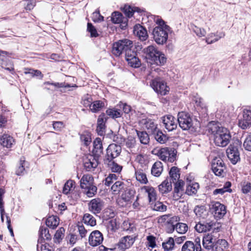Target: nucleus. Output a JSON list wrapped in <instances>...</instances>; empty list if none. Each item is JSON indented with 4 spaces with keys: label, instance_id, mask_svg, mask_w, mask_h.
Wrapping results in <instances>:
<instances>
[{
    "label": "nucleus",
    "instance_id": "1",
    "mask_svg": "<svg viewBox=\"0 0 251 251\" xmlns=\"http://www.w3.org/2000/svg\"><path fill=\"white\" fill-rule=\"evenodd\" d=\"M208 132L211 134L215 144L219 147H225L229 143L231 135L229 131L218 123H210Z\"/></svg>",
    "mask_w": 251,
    "mask_h": 251
},
{
    "label": "nucleus",
    "instance_id": "2",
    "mask_svg": "<svg viewBox=\"0 0 251 251\" xmlns=\"http://www.w3.org/2000/svg\"><path fill=\"white\" fill-rule=\"evenodd\" d=\"M154 21L156 26L152 30L153 38L158 45H163L167 41L170 27L158 17H154Z\"/></svg>",
    "mask_w": 251,
    "mask_h": 251
},
{
    "label": "nucleus",
    "instance_id": "3",
    "mask_svg": "<svg viewBox=\"0 0 251 251\" xmlns=\"http://www.w3.org/2000/svg\"><path fill=\"white\" fill-rule=\"evenodd\" d=\"M146 57L151 64L163 65L166 62L167 58L164 53L160 51L155 46L150 45L143 49Z\"/></svg>",
    "mask_w": 251,
    "mask_h": 251
},
{
    "label": "nucleus",
    "instance_id": "4",
    "mask_svg": "<svg viewBox=\"0 0 251 251\" xmlns=\"http://www.w3.org/2000/svg\"><path fill=\"white\" fill-rule=\"evenodd\" d=\"M133 48V43L128 39L119 40L113 45L112 52L117 56H120L123 52H125V56L127 52H130Z\"/></svg>",
    "mask_w": 251,
    "mask_h": 251
},
{
    "label": "nucleus",
    "instance_id": "5",
    "mask_svg": "<svg viewBox=\"0 0 251 251\" xmlns=\"http://www.w3.org/2000/svg\"><path fill=\"white\" fill-rule=\"evenodd\" d=\"M219 232L218 228H214L212 231L203 236L202 239L203 247L207 251H212L213 247L219 240L220 234Z\"/></svg>",
    "mask_w": 251,
    "mask_h": 251
},
{
    "label": "nucleus",
    "instance_id": "6",
    "mask_svg": "<svg viewBox=\"0 0 251 251\" xmlns=\"http://www.w3.org/2000/svg\"><path fill=\"white\" fill-rule=\"evenodd\" d=\"M176 151L173 148H163L157 152V155L162 161L173 162L176 159Z\"/></svg>",
    "mask_w": 251,
    "mask_h": 251
},
{
    "label": "nucleus",
    "instance_id": "7",
    "mask_svg": "<svg viewBox=\"0 0 251 251\" xmlns=\"http://www.w3.org/2000/svg\"><path fill=\"white\" fill-rule=\"evenodd\" d=\"M177 122L183 130H188L193 126V121L190 115L184 112L178 113Z\"/></svg>",
    "mask_w": 251,
    "mask_h": 251
},
{
    "label": "nucleus",
    "instance_id": "8",
    "mask_svg": "<svg viewBox=\"0 0 251 251\" xmlns=\"http://www.w3.org/2000/svg\"><path fill=\"white\" fill-rule=\"evenodd\" d=\"M151 85L156 92L161 95H166L170 90L166 83L159 78L153 79Z\"/></svg>",
    "mask_w": 251,
    "mask_h": 251
},
{
    "label": "nucleus",
    "instance_id": "9",
    "mask_svg": "<svg viewBox=\"0 0 251 251\" xmlns=\"http://www.w3.org/2000/svg\"><path fill=\"white\" fill-rule=\"evenodd\" d=\"M212 170L216 176H224L226 169L223 160L220 158H216L212 162Z\"/></svg>",
    "mask_w": 251,
    "mask_h": 251
},
{
    "label": "nucleus",
    "instance_id": "10",
    "mask_svg": "<svg viewBox=\"0 0 251 251\" xmlns=\"http://www.w3.org/2000/svg\"><path fill=\"white\" fill-rule=\"evenodd\" d=\"M210 208L216 218L221 219L226 213V206L218 201L211 202Z\"/></svg>",
    "mask_w": 251,
    "mask_h": 251
},
{
    "label": "nucleus",
    "instance_id": "11",
    "mask_svg": "<svg viewBox=\"0 0 251 251\" xmlns=\"http://www.w3.org/2000/svg\"><path fill=\"white\" fill-rule=\"evenodd\" d=\"M104 206V202L100 198L92 199L88 203L90 211L94 214L100 213Z\"/></svg>",
    "mask_w": 251,
    "mask_h": 251
},
{
    "label": "nucleus",
    "instance_id": "12",
    "mask_svg": "<svg viewBox=\"0 0 251 251\" xmlns=\"http://www.w3.org/2000/svg\"><path fill=\"white\" fill-rule=\"evenodd\" d=\"M121 151L122 149L120 145L116 144L109 145L106 150V156L105 160H113L120 155Z\"/></svg>",
    "mask_w": 251,
    "mask_h": 251
},
{
    "label": "nucleus",
    "instance_id": "13",
    "mask_svg": "<svg viewBox=\"0 0 251 251\" xmlns=\"http://www.w3.org/2000/svg\"><path fill=\"white\" fill-rule=\"evenodd\" d=\"M161 119L165 128L168 131H172L176 128L177 123L174 116L167 115L162 117Z\"/></svg>",
    "mask_w": 251,
    "mask_h": 251
},
{
    "label": "nucleus",
    "instance_id": "14",
    "mask_svg": "<svg viewBox=\"0 0 251 251\" xmlns=\"http://www.w3.org/2000/svg\"><path fill=\"white\" fill-rule=\"evenodd\" d=\"M226 152L227 157L233 164H236L240 160V154L236 147L229 145Z\"/></svg>",
    "mask_w": 251,
    "mask_h": 251
},
{
    "label": "nucleus",
    "instance_id": "15",
    "mask_svg": "<svg viewBox=\"0 0 251 251\" xmlns=\"http://www.w3.org/2000/svg\"><path fill=\"white\" fill-rule=\"evenodd\" d=\"M135 238L136 236L133 235L124 236L118 243L119 248H121L122 251L129 248L134 243Z\"/></svg>",
    "mask_w": 251,
    "mask_h": 251
},
{
    "label": "nucleus",
    "instance_id": "16",
    "mask_svg": "<svg viewBox=\"0 0 251 251\" xmlns=\"http://www.w3.org/2000/svg\"><path fill=\"white\" fill-rule=\"evenodd\" d=\"M126 59L128 65L133 68H138L141 65L140 60L136 56V52L132 50L126 53Z\"/></svg>",
    "mask_w": 251,
    "mask_h": 251
},
{
    "label": "nucleus",
    "instance_id": "17",
    "mask_svg": "<svg viewBox=\"0 0 251 251\" xmlns=\"http://www.w3.org/2000/svg\"><path fill=\"white\" fill-rule=\"evenodd\" d=\"M238 125L242 129H246L251 125V110H244L243 118L239 120Z\"/></svg>",
    "mask_w": 251,
    "mask_h": 251
},
{
    "label": "nucleus",
    "instance_id": "18",
    "mask_svg": "<svg viewBox=\"0 0 251 251\" xmlns=\"http://www.w3.org/2000/svg\"><path fill=\"white\" fill-rule=\"evenodd\" d=\"M103 238L101 233L98 230L93 231L89 237V243L93 247L100 245L103 241Z\"/></svg>",
    "mask_w": 251,
    "mask_h": 251
},
{
    "label": "nucleus",
    "instance_id": "19",
    "mask_svg": "<svg viewBox=\"0 0 251 251\" xmlns=\"http://www.w3.org/2000/svg\"><path fill=\"white\" fill-rule=\"evenodd\" d=\"M83 164L87 171H91L97 167L98 161L95 157L90 155L84 159Z\"/></svg>",
    "mask_w": 251,
    "mask_h": 251
},
{
    "label": "nucleus",
    "instance_id": "20",
    "mask_svg": "<svg viewBox=\"0 0 251 251\" xmlns=\"http://www.w3.org/2000/svg\"><path fill=\"white\" fill-rule=\"evenodd\" d=\"M15 143L13 137L8 134L4 133L0 137V144L4 148H11Z\"/></svg>",
    "mask_w": 251,
    "mask_h": 251
},
{
    "label": "nucleus",
    "instance_id": "21",
    "mask_svg": "<svg viewBox=\"0 0 251 251\" xmlns=\"http://www.w3.org/2000/svg\"><path fill=\"white\" fill-rule=\"evenodd\" d=\"M184 182L181 180H178L175 182L173 198L175 200H179L183 194V187Z\"/></svg>",
    "mask_w": 251,
    "mask_h": 251
},
{
    "label": "nucleus",
    "instance_id": "22",
    "mask_svg": "<svg viewBox=\"0 0 251 251\" xmlns=\"http://www.w3.org/2000/svg\"><path fill=\"white\" fill-rule=\"evenodd\" d=\"M214 226L215 224L213 222L203 223L200 222L195 225V228L197 232L202 233L209 231Z\"/></svg>",
    "mask_w": 251,
    "mask_h": 251
},
{
    "label": "nucleus",
    "instance_id": "23",
    "mask_svg": "<svg viewBox=\"0 0 251 251\" xmlns=\"http://www.w3.org/2000/svg\"><path fill=\"white\" fill-rule=\"evenodd\" d=\"M134 33L142 41H145L148 37L146 29L140 25H136L134 28Z\"/></svg>",
    "mask_w": 251,
    "mask_h": 251
},
{
    "label": "nucleus",
    "instance_id": "24",
    "mask_svg": "<svg viewBox=\"0 0 251 251\" xmlns=\"http://www.w3.org/2000/svg\"><path fill=\"white\" fill-rule=\"evenodd\" d=\"M106 121V118L104 113L101 114L98 119L97 131L98 134L102 135L104 133L105 123Z\"/></svg>",
    "mask_w": 251,
    "mask_h": 251
},
{
    "label": "nucleus",
    "instance_id": "25",
    "mask_svg": "<svg viewBox=\"0 0 251 251\" xmlns=\"http://www.w3.org/2000/svg\"><path fill=\"white\" fill-rule=\"evenodd\" d=\"M225 36V33L220 32L218 33H210L207 35L206 38V42L208 44H211L218 41L220 39Z\"/></svg>",
    "mask_w": 251,
    "mask_h": 251
},
{
    "label": "nucleus",
    "instance_id": "26",
    "mask_svg": "<svg viewBox=\"0 0 251 251\" xmlns=\"http://www.w3.org/2000/svg\"><path fill=\"white\" fill-rule=\"evenodd\" d=\"M146 193L148 194L149 200L150 203L154 202L156 199V193L153 187L150 186H145L142 187Z\"/></svg>",
    "mask_w": 251,
    "mask_h": 251
},
{
    "label": "nucleus",
    "instance_id": "27",
    "mask_svg": "<svg viewBox=\"0 0 251 251\" xmlns=\"http://www.w3.org/2000/svg\"><path fill=\"white\" fill-rule=\"evenodd\" d=\"M163 170L162 163L160 161H156L151 167V174L154 176L158 177L162 174Z\"/></svg>",
    "mask_w": 251,
    "mask_h": 251
},
{
    "label": "nucleus",
    "instance_id": "28",
    "mask_svg": "<svg viewBox=\"0 0 251 251\" xmlns=\"http://www.w3.org/2000/svg\"><path fill=\"white\" fill-rule=\"evenodd\" d=\"M172 182L166 178L158 186L159 192L163 194L171 191L172 189Z\"/></svg>",
    "mask_w": 251,
    "mask_h": 251
},
{
    "label": "nucleus",
    "instance_id": "29",
    "mask_svg": "<svg viewBox=\"0 0 251 251\" xmlns=\"http://www.w3.org/2000/svg\"><path fill=\"white\" fill-rule=\"evenodd\" d=\"M93 153L96 155L100 156L103 152V147L101 140L100 138H96L93 142Z\"/></svg>",
    "mask_w": 251,
    "mask_h": 251
},
{
    "label": "nucleus",
    "instance_id": "30",
    "mask_svg": "<svg viewBox=\"0 0 251 251\" xmlns=\"http://www.w3.org/2000/svg\"><path fill=\"white\" fill-rule=\"evenodd\" d=\"M93 178L89 175H84L80 180V187L82 189L88 188L92 185Z\"/></svg>",
    "mask_w": 251,
    "mask_h": 251
},
{
    "label": "nucleus",
    "instance_id": "31",
    "mask_svg": "<svg viewBox=\"0 0 251 251\" xmlns=\"http://www.w3.org/2000/svg\"><path fill=\"white\" fill-rule=\"evenodd\" d=\"M104 163L113 172L119 173L122 169V166L114 162L113 160H104Z\"/></svg>",
    "mask_w": 251,
    "mask_h": 251
},
{
    "label": "nucleus",
    "instance_id": "32",
    "mask_svg": "<svg viewBox=\"0 0 251 251\" xmlns=\"http://www.w3.org/2000/svg\"><path fill=\"white\" fill-rule=\"evenodd\" d=\"M135 176L137 181L142 184H147L148 182L146 174L143 170L138 169L135 171Z\"/></svg>",
    "mask_w": 251,
    "mask_h": 251
},
{
    "label": "nucleus",
    "instance_id": "33",
    "mask_svg": "<svg viewBox=\"0 0 251 251\" xmlns=\"http://www.w3.org/2000/svg\"><path fill=\"white\" fill-rule=\"evenodd\" d=\"M228 243L224 239H219L215 246L212 251H226Z\"/></svg>",
    "mask_w": 251,
    "mask_h": 251
},
{
    "label": "nucleus",
    "instance_id": "34",
    "mask_svg": "<svg viewBox=\"0 0 251 251\" xmlns=\"http://www.w3.org/2000/svg\"><path fill=\"white\" fill-rule=\"evenodd\" d=\"M175 229L176 230L177 232L180 234H184L188 230V226L186 224L182 223H178L172 226L171 228L170 231H173Z\"/></svg>",
    "mask_w": 251,
    "mask_h": 251
},
{
    "label": "nucleus",
    "instance_id": "35",
    "mask_svg": "<svg viewBox=\"0 0 251 251\" xmlns=\"http://www.w3.org/2000/svg\"><path fill=\"white\" fill-rule=\"evenodd\" d=\"M126 185L121 181H116L111 187V190L114 194H118L124 189Z\"/></svg>",
    "mask_w": 251,
    "mask_h": 251
},
{
    "label": "nucleus",
    "instance_id": "36",
    "mask_svg": "<svg viewBox=\"0 0 251 251\" xmlns=\"http://www.w3.org/2000/svg\"><path fill=\"white\" fill-rule=\"evenodd\" d=\"M134 194L135 191L129 189L125 191V193L122 195L119 201H123L126 203L129 202L133 198Z\"/></svg>",
    "mask_w": 251,
    "mask_h": 251
},
{
    "label": "nucleus",
    "instance_id": "37",
    "mask_svg": "<svg viewBox=\"0 0 251 251\" xmlns=\"http://www.w3.org/2000/svg\"><path fill=\"white\" fill-rule=\"evenodd\" d=\"M141 10L138 7H132L129 5H125L123 8V11L125 15L128 18L131 17L135 12L140 13Z\"/></svg>",
    "mask_w": 251,
    "mask_h": 251
},
{
    "label": "nucleus",
    "instance_id": "38",
    "mask_svg": "<svg viewBox=\"0 0 251 251\" xmlns=\"http://www.w3.org/2000/svg\"><path fill=\"white\" fill-rule=\"evenodd\" d=\"M59 223L58 218L55 216L49 217L46 222V225L52 229L56 228L59 225Z\"/></svg>",
    "mask_w": 251,
    "mask_h": 251
},
{
    "label": "nucleus",
    "instance_id": "39",
    "mask_svg": "<svg viewBox=\"0 0 251 251\" xmlns=\"http://www.w3.org/2000/svg\"><path fill=\"white\" fill-rule=\"evenodd\" d=\"M175 246V241L173 238L169 237L162 243V247L165 251H172Z\"/></svg>",
    "mask_w": 251,
    "mask_h": 251
},
{
    "label": "nucleus",
    "instance_id": "40",
    "mask_svg": "<svg viewBox=\"0 0 251 251\" xmlns=\"http://www.w3.org/2000/svg\"><path fill=\"white\" fill-rule=\"evenodd\" d=\"M231 183L229 181L226 182L224 187L222 188L216 189L213 191V194L216 195L217 194H223L226 192H231V189L230 188L231 187Z\"/></svg>",
    "mask_w": 251,
    "mask_h": 251
},
{
    "label": "nucleus",
    "instance_id": "41",
    "mask_svg": "<svg viewBox=\"0 0 251 251\" xmlns=\"http://www.w3.org/2000/svg\"><path fill=\"white\" fill-rule=\"evenodd\" d=\"M199 188V183L197 182H192L187 185L186 190V193L188 195H192L193 194H195Z\"/></svg>",
    "mask_w": 251,
    "mask_h": 251
},
{
    "label": "nucleus",
    "instance_id": "42",
    "mask_svg": "<svg viewBox=\"0 0 251 251\" xmlns=\"http://www.w3.org/2000/svg\"><path fill=\"white\" fill-rule=\"evenodd\" d=\"M136 132L141 143L147 145L149 143L150 138L146 132L136 130Z\"/></svg>",
    "mask_w": 251,
    "mask_h": 251
},
{
    "label": "nucleus",
    "instance_id": "43",
    "mask_svg": "<svg viewBox=\"0 0 251 251\" xmlns=\"http://www.w3.org/2000/svg\"><path fill=\"white\" fill-rule=\"evenodd\" d=\"M104 106V103L100 100H96L92 102L90 109L93 113H96Z\"/></svg>",
    "mask_w": 251,
    "mask_h": 251
},
{
    "label": "nucleus",
    "instance_id": "44",
    "mask_svg": "<svg viewBox=\"0 0 251 251\" xmlns=\"http://www.w3.org/2000/svg\"><path fill=\"white\" fill-rule=\"evenodd\" d=\"M155 139L160 144H164L168 140V138L163 132L158 130L154 133Z\"/></svg>",
    "mask_w": 251,
    "mask_h": 251
},
{
    "label": "nucleus",
    "instance_id": "45",
    "mask_svg": "<svg viewBox=\"0 0 251 251\" xmlns=\"http://www.w3.org/2000/svg\"><path fill=\"white\" fill-rule=\"evenodd\" d=\"M179 172V169L177 167H173L171 168L169 172V175L171 178L172 179V182L175 183L177 180H178L180 176Z\"/></svg>",
    "mask_w": 251,
    "mask_h": 251
},
{
    "label": "nucleus",
    "instance_id": "46",
    "mask_svg": "<svg viewBox=\"0 0 251 251\" xmlns=\"http://www.w3.org/2000/svg\"><path fill=\"white\" fill-rule=\"evenodd\" d=\"M39 239L38 242L42 241V240H50V235L49 233V229L45 227H41L39 230Z\"/></svg>",
    "mask_w": 251,
    "mask_h": 251
},
{
    "label": "nucleus",
    "instance_id": "47",
    "mask_svg": "<svg viewBox=\"0 0 251 251\" xmlns=\"http://www.w3.org/2000/svg\"><path fill=\"white\" fill-rule=\"evenodd\" d=\"M83 220L84 223L87 225L93 226L96 225V221L95 218L90 214H85L83 216Z\"/></svg>",
    "mask_w": 251,
    "mask_h": 251
},
{
    "label": "nucleus",
    "instance_id": "48",
    "mask_svg": "<svg viewBox=\"0 0 251 251\" xmlns=\"http://www.w3.org/2000/svg\"><path fill=\"white\" fill-rule=\"evenodd\" d=\"M125 20L122 13L119 12H114L111 15V21L114 24H120L124 22Z\"/></svg>",
    "mask_w": 251,
    "mask_h": 251
},
{
    "label": "nucleus",
    "instance_id": "49",
    "mask_svg": "<svg viewBox=\"0 0 251 251\" xmlns=\"http://www.w3.org/2000/svg\"><path fill=\"white\" fill-rule=\"evenodd\" d=\"M145 126L149 130V132L154 133L157 129L156 125L151 120L148 119L144 123Z\"/></svg>",
    "mask_w": 251,
    "mask_h": 251
},
{
    "label": "nucleus",
    "instance_id": "50",
    "mask_svg": "<svg viewBox=\"0 0 251 251\" xmlns=\"http://www.w3.org/2000/svg\"><path fill=\"white\" fill-rule=\"evenodd\" d=\"M65 229L61 227L58 229L54 234L53 240L54 242L59 243L64 236Z\"/></svg>",
    "mask_w": 251,
    "mask_h": 251
},
{
    "label": "nucleus",
    "instance_id": "51",
    "mask_svg": "<svg viewBox=\"0 0 251 251\" xmlns=\"http://www.w3.org/2000/svg\"><path fill=\"white\" fill-rule=\"evenodd\" d=\"M107 115L112 118H117L122 116V113L120 110L115 108H109L106 111Z\"/></svg>",
    "mask_w": 251,
    "mask_h": 251
},
{
    "label": "nucleus",
    "instance_id": "52",
    "mask_svg": "<svg viewBox=\"0 0 251 251\" xmlns=\"http://www.w3.org/2000/svg\"><path fill=\"white\" fill-rule=\"evenodd\" d=\"M192 29L197 36L199 37H204L206 35L205 29L202 27H200L194 25L192 27Z\"/></svg>",
    "mask_w": 251,
    "mask_h": 251
},
{
    "label": "nucleus",
    "instance_id": "53",
    "mask_svg": "<svg viewBox=\"0 0 251 251\" xmlns=\"http://www.w3.org/2000/svg\"><path fill=\"white\" fill-rule=\"evenodd\" d=\"M117 179V175L114 174H110L108 176L105 178L104 181V185L109 186L112 183L116 181Z\"/></svg>",
    "mask_w": 251,
    "mask_h": 251
},
{
    "label": "nucleus",
    "instance_id": "54",
    "mask_svg": "<svg viewBox=\"0 0 251 251\" xmlns=\"http://www.w3.org/2000/svg\"><path fill=\"white\" fill-rule=\"evenodd\" d=\"M181 251H195V245L192 241H186L182 246Z\"/></svg>",
    "mask_w": 251,
    "mask_h": 251
},
{
    "label": "nucleus",
    "instance_id": "55",
    "mask_svg": "<svg viewBox=\"0 0 251 251\" xmlns=\"http://www.w3.org/2000/svg\"><path fill=\"white\" fill-rule=\"evenodd\" d=\"M92 101L93 99L91 96L87 94L83 97L81 103L84 107H89L90 108Z\"/></svg>",
    "mask_w": 251,
    "mask_h": 251
},
{
    "label": "nucleus",
    "instance_id": "56",
    "mask_svg": "<svg viewBox=\"0 0 251 251\" xmlns=\"http://www.w3.org/2000/svg\"><path fill=\"white\" fill-rule=\"evenodd\" d=\"M75 183V182L73 180L67 181L64 184L63 189V193L65 194H68L73 187Z\"/></svg>",
    "mask_w": 251,
    "mask_h": 251
},
{
    "label": "nucleus",
    "instance_id": "57",
    "mask_svg": "<svg viewBox=\"0 0 251 251\" xmlns=\"http://www.w3.org/2000/svg\"><path fill=\"white\" fill-rule=\"evenodd\" d=\"M80 140L85 146H88L91 142V135L88 133L82 134L80 135Z\"/></svg>",
    "mask_w": 251,
    "mask_h": 251
},
{
    "label": "nucleus",
    "instance_id": "58",
    "mask_svg": "<svg viewBox=\"0 0 251 251\" xmlns=\"http://www.w3.org/2000/svg\"><path fill=\"white\" fill-rule=\"evenodd\" d=\"M194 211L196 215L200 217H202L203 213L206 212L205 207L203 205L196 206Z\"/></svg>",
    "mask_w": 251,
    "mask_h": 251
},
{
    "label": "nucleus",
    "instance_id": "59",
    "mask_svg": "<svg viewBox=\"0 0 251 251\" xmlns=\"http://www.w3.org/2000/svg\"><path fill=\"white\" fill-rule=\"evenodd\" d=\"M241 191L244 194H248L251 190V183L249 182H243L241 183Z\"/></svg>",
    "mask_w": 251,
    "mask_h": 251
},
{
    "label": "nucleus",
    "instance_id": "60",
    "mask_svg": "<svg viewBox=\"0 0 251 251\" xmlns=\"http://www.w3.org/2000/svg\"><path fill=\"white\" fill-rule=\"evenodd\" d=\"M85 189L87 190L86 191V194L88 197H93L97 191V187L93 185L88 187V188H85Z\"/></svg>",
    "mask_w": 251,
    "mask_h": 251
},
{
    "label": "nucleus",
    "instance_id": "61",
    "mask_svg": "<svg viewBox=\"0 0 251 251\" xmlns=\"http://www.w3.org/2000/svg\"><path fill=\"white\" fill-rule=\"evenodd\" d=\"M166 209L167 206L160 201L156 202L153 207V210L159 211H164Z\"/></svg>",
    "mask_w": 251,
    "mask_h": 251
},
{
    "label": "nucleus",
    "instance_id": "62",
    "mask_svg": "<svg viewBox=\"0 0 251 251\" xmlns=\"http://www.w3.org/2000/svg\"><path fill=\"white\" fill-rule=\"evenodd\" d=\"M87 30L91 34V37H96L98 36L99 34L97 32L96 28L92 25L91 23H88L87 24Z\"/></svg>",
    "mask_w": 251,
    "mask_h": 251
},
{
    "label": "nucleus",
    "instance_id": "63",
    "mask_svg": "<svg viewBox=\"0 0 251 251\" xmlns=\"http://www.w3.org/2000/svg\"><path fill=\"white\" fill-rule=\"evenodd\" d=\"M92 19L95 22H100L103 20V17L100 14V11L98 10L93 13Z\"/></svg>",
    "mask_w": 251,
    "mask_h": 251
},
{
    "label": "nucleus",
    "instance_id": "64",
    "mask_svg": "<svg viewBox=\"0 0 251 251\" xmlns=\"http://www.w3.org/2000/svg\"><path fill=\"white\" fill-rule=\"evenodd\" d=\"M243 146L246 150L251 151V134L248 135L243 143Z\"/></svg>",
    "mask_w": 251,
    "mask_h": 251
}]
</instances>
